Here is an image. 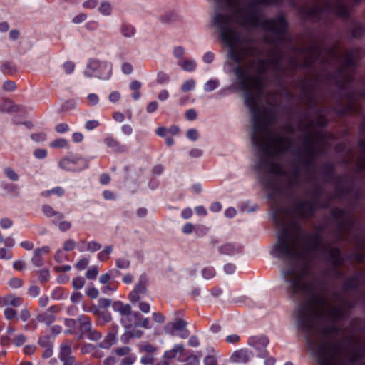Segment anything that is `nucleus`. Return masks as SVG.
I'll return each instance as SVG.
<instances>
[{
  "label": "nucleus",
  "instance_id": "f257e3e1",
  "mask_svg": "<svg viewBox=\"0 0 365 365\" xmlns=\"http://www.w3.org/2000/svg\"><path fill=\"white\" fill-rule=\"evenodd\" d=\"M216 14L214 25L221 34L222 41L232 49L230 58L238 65L233 73L244 92L245 103L252 118V141L262 152L256 163L257 170L272 174L285 175L284 169L275 163L274 158L287 152L292 140L273 134L269 126L274 120L270 110H262L259 101L264 91L262 74L271 68L276 73L296 68L314 70L317 62L324 67L334 63L338 69L329 76V81L341 90L351 86L354 81L356 61L363 51L355 48L339 54L338 45L327 47L322 41H315L305 49L294 47L292 56L284 63V53L276 43L284 41L288 24L284 14L261 21L260 14L255 7L282 4V0H252L245 8L240 7L244 0H215ZM292 6L294 0H290Z\"/></svg>",
  "mask_w": 365,
  "mask_h": 365
},
{
  "label": "nucleus",
  "instance_id": "f03ea898",
  "mask_svg": "<svg viewBox=\"0 0 365 365\" xmlns=\"http://www.w3.org/2000/svg\"><path fill=\"white\" fill-rule=\"evenodd\" d=\"M324 250V243H302V250L298 243H276L272 255L291 263L282 272V277L292 297H304L299 308L297 323L319 365L353 364L365 358V340L351 337L354 346L346 351L343 341L338 339L341 328L336 322L347 317L354 302L342 299L336 307L328 302L326 284L312 271L309 259L311 254Z\"/></svg>",
  "mask_w": 365,
  "mask_h": 365
},
{
  "label": "nucleus",
  "instance_id": "7ed1b4c3",
  "mask_svg": "<svg viewBox=\"0 0 365 365\" xmlns=\"http://www.w3.org/2000/svg\"><path fill=\"white\" fill-rule=\"evenodd\" d=\"M331 215L337 222L338 239L354 242L358 252L352 253L350 257L358 263H362L365 259V230H361L351 212L346 210L335 207L331 209ZM361 284H365V271L347 279L343 284V289L345 291L351 290Z\"/></svg>",
  "mask_w": 365,
  "mask_h": 365
},
{
  "label": "nucleus",
  "instance_id": "20e7f679",
  "mask_svg": "<svg viewBox=\"0 0 365 365\" xmlns=\"http://www.w3.org/2000/svg\"><path fill=\"white\" fill-rule=\"evenodd\" d=\"M327 124V118L318 114L316 118L307 122L301 121L297 125L299 130L304 133L301 148L296 151V155L299 163L308 170L318 155L326 150L327 135L318 128H324Z\"/></svg>",
  "mask_w": 365,
  "mask_h": 365
},
{
  "label": "nucleus",
  "instance_id": "39448f33",
  "mask_svg": "<svg viewBox=\"0 0 365 365\" xmlns=\"http://www.w3.org/2000/svg\"><path fill=\"white\" fill-rule=\"evenodd\" d=\"M312 7L304 6L300 9L302 17L314 22L322 21L326 24L331 16L346 17L349 13V4H357L361 0H314Z\"/></svg>",
  "mask_w": 365,
  "mask_h": 365
},
{
  "label": "nucleus",
  "instance_id": "423d86ee",
  "mask_svg": "<svg viewBox=\"0 0 365 365\" xmlns=\"http://www.w3.org/2000/svg\"><path fill=\"white\" fill-rule=\"evenodd\" d=\"M113 309L121 316L120 322L125 328V332L121 335L120 340L123 344H128L133 338H140L143 331L138 329V321L142 319V314L133 312L129 304L121 301H115L112 304Z\"/></svg>",
  "mask_w": 365,
  "mask_h": 365
},
{
  "label": "nucleus",
  "instance_id": "0eeeda50",
  "mask_svg": "<svg viewBox=\"0 0 365 365\" xmlns=\"http://www.w3.org/2000/svg\"><path fill=\"white\" fill-rule=\"evenodd\" d=\"M322 190L319 186H314L309 190L307 195L312 197V200H297L294 202V208L295 212L302 218L309 220L314 214L316 210L319 208H326L328 207V202H322L320 197Z\"/></svg>",
  "mask_w": 365,
  "mask_h": 365
},
{
  "label": "nucleus",
  "instance_id": "6e6552de",
  "mask_svg": "<svg viewBox=\"0 0 365 365\" xmlns=\"http://www.w3.org/2000/svg\"><path fill=\"white\" fill-rule=\"evenodd\" d=\"M78 339L87 337L91 341H98L101 338V334L93 329L91 319L86 315L78 317V331L76 332Z\"/></svg>",
  "mask_w": 365,
  "mask_h": 365
},
{
  "label": "nucleus",
  "instance_id": "1a4fd4ad",
  "mask_svg": "<svg viewBox=\"0 0 365 365\" xmlns=\"http://www.w3.org/2000/svg\"><path fill=\"white\" fill-rule=\"evenodd\" d=\"M84 73L87 77H96L100 79H107L111 75V67L106 62L91 59L87 64Z\"/></svg>",
  "mask_w": 365,
  "mask_h": 365
},
{
  "label": "nucleus",
  "instance_id": "9d476101",
  "mask_svg": "<svg viewBox=\"0 0 365 365\" xmlns=\"http://www.w3.org/2000/svg\"><path fill=\"white\" fill-rule=\"evenodd\" d=\"M303 98L307 101L309 108H314L317 103V83L303 78L301 83Z\"/></svg>",
  "mask_w": 365,
  "mask_h": 365
},
{
  "label": "nucleus",
  "instance_id": "9b49d317",
  "mask_svg": "<svg viewBox=\"0 0 365 365\" xmlns=\"http://www.w3.org/2000/svg\"><path fill=\"white\" fill-rule=\"evenodd\" d=\"M58 165L61 169L72 172H78L87 168V163L83 158H64L60 160Z\"/></svg>",
  "mask_w": 365,
  "mask_h": 365
},
{
  "label": "nucleus",
  "instance_id": "f8f14e48",
  "mask_svg": "<svg viewBox=\"0 0 365 365\" xmlns=\"http://www.w3.org/2000/svg\"><path fill=\"white\" fill-rule=\"evenodd\" d=\"M187 322L182 319H178L174 322H169L165 326V331L171 336L175 335V331H180L179 336L182 339H186L190 336V331L185 328Z\"/></svg>",
  "mask_w": 365,
  "mask_h": 365
},
{
  "label": "nucleus",
  "instance_id": "ddd939ff",
  "mask_svg": "<svg viewBox=\"0 0 365 365\" xmlns=\"http://www.w3.org/2000/svg\"><path fill=\"white\" fill-rule=\"evenodd\" d=\"M148 279L145 275L140 277L138 284L135 286L133 291L129 294V299L132 304H135L140 301L141 297L147 294Z\"/></svg>",
  "mask_w": 365,
  "mask_h": 365
},
{
  "label": "nucleus",
  "instance_id": "4468645a",
  "mask_svg": "<svg viewBox=\"0 0 365 365\" xmlns=\"http://www.w3.org/2000/svg\"><path fill=\"white\" fill-rule=\"evenodd\" d=\"M358 94L355 93H348V106L343 110L337 111L339 115H346L351 113H357L360 111V107L356 102Z\"/></svg>",
  "mask_w": 365,
  "mask_h": 365
},
{
  "label": "nucleus",
  "instance_id": "2eb2a0df",
  "mask_svg": "<svg viewBox=\"0 0 365 365\" xmlns=\"http://www.w3.org/2000/svg\"><path fill=\"white\" fill-rule=\"evenodd\" d=\"M268 343L269 339L266 336H252L249 339V344L259 351L258 355L260 357H265L267 356V352L265 350V348Z\"/></svg>",
  "mask_w": 365,
  "mask_h": 365
},
{
  "label": "nucleus",
  "instance_id": "dca6fc26",
  "mask_svg": "<svg viewBox=\"0 0 365 365\" xmlns=\"http://www.w3.org/2000/svg\"><path fill=\"white\" fill-rule=\"evenodd\" d=\"M59 359L63 362V365H73L75 357L72 354L71 346L68 344H62L59 354Z\"/></svg>",
  "mask_w": 365,
  "mask_h": 365
},
{
  "label": "nucleus",
  "instance_id": "f3484780",
  "mask_svg": "<svg viewBox=\"0 0 365 365\" xmlns=\"http://www.w3.org/2000/svg\"><path fill=\"white\" fill-rule=\"evenodd\" d=\"M329 259L334 268L340 267L345 260L341 255L340 249L338 247H330L329 249Z\"/></svg>",
  "mask_w": 365,
  "mask_h": 365
},
{
  "label": "nucleus",
  "instance_id": "a211bd4d",
  "mask_svg": "<svg viewBox=\"0 0 365 365\" xmlns=\"http://www.w3.org/2000/svg\"><path fill=\"white\" fill-rule=\"evenodd\" d=\"M251 357V354L245 349H238L232 353L230 361L237 364L247 363Z\"/></svg>",
  "mask_w": 365,
  "mask_h": 365
},
{
  "label": "nucleus",
  "instance_id": "6ab92c4d",
  "mask_svg": "<svg viewBox=\"0 0 365 365\" xmlns=\"http://www.w3.org/2000/svg\"><path fill=\"white\" fill-rule=\"evenodd\" d=\"M104 143L115 153H124L127 151L126 146L121 145L120 143L113 136L106 137L104 139Z\"/></svg>",
  "mask_w": 365,
  "mask_h": 365
},
{
  "label": "nucleus",
  "instance_id": "aec40b11",
  "mask_svg": "<svg viewBox=\"0 0 365 365\" xmlns=\"http://www.w3.org/2000/svg\"><path fill=\"white\" fill-rule=\"evenodd\" d=\"M358 145L362 148V150L356 161V169L365 176V138H361L358 142Z\"/></svg>",
  "mask_w": 365,
  "mask_h": 365
},
{
  "label": "nucleus",
  "instance_id": "412c9836",
  "mask_svg": "<svg viewBox=\"0 0 365 365\" xmlns=\"http://www.w3.org/2000/svg\"><path fill=\"white\" fill-rule=\"evenodd\" d=\"M50 252V247L48 246H43L41 248H37L34 252V256L31 259L32 263L36 267H41L43 265L42 255L47 254Z\"/></svg>",
  "mask_w": 365,
  "mask_h": 365
},
{
  "label": "nucleus",
  "instance_id": "4be33fe9",
  "mask_svg": "<svg viewBox=\"0 0 365 365\" xmlns=\"http://www.w3.org/2000/svg\"><path fill=\"white\" fill-rule=\"evenodd\" d=\"M300 183V168L299 167L294 168L289 173L288 180V187L292 189L298 187Z\"/></svg>",
  "mask_w": 365,
  "mask_h": 365
},
{
  "label": "nucleus",
  "instance_id": "5701e85b",
  "mask_svg": "<svg viewBox=\"0 0 365 365\" xmlns=\"http://www.w3.org/2000/svg\"><path fill=\"white\" fill-rule=\"evenodd\" d=\"M18 110L19 106L15 105L12 101L5 98H0L1 112L12 113Z\"/></svg>",
  "mask_w": 365,
  "mask_h": 365
},
{
  "label": "nucleus",
  "instance_id": "b1692460",
  "mask_svg": "<svg viewBox=\"0 0 365 365\" xmlns=\"http://www.w3.org/2000/svg\"><path fill=\"white\" fill-rule=\"evenodd\" d=\"M41 211L44 216L48 218L56 217L58 220H61L64 218L63 213L56 211L51 205L48 204L42 205Z\"/></svg>",
  "mask_w": 365,
  "mask_h": 365
},
{
  "label": "nucleus",
  "instance_id": "393cba45",
  "mask_svg": "<svg viewBox=\"0 0 365 365\" xmlns=\"http://www.w3.org/2000/svg\"><path fill=\"white\" fill-rule=\"evenodd\" d=\"M220 252L222 255H232L240 252L241 248L232 243H227L220 247Z\"/></svg>",
  "mask_w": 365,
  "mask_h": 365
},
{
  "label": "nucleus",
  "instance_id": "a878e982",
  "mask_svg": "<svg viewBox=\"0 0 365 365\" xmlns=\"http://www.w3.org/2000/svg\"><path fill=\"white\" fill-rule=\"evenodd\" d=\"M23 300L21 297H16L12 294H7L4 297V307L14 306L19 307L22 304Z\"/></svg>",
  "mask_w": 365,
  "mask_h": 365
},
{
  "label": "nucleus",
  "instance_id": "bb28decb",
  "mask_svg": "<svg viewBox=\"0 0 365 365\" xmlns=\"http://www.w3.org/2000/svg\"><path fill=\"white\" fill-rule=\"evenodd\" d=\"M36 319L38 322L44 323L47 326L51 325L56 319V317L51 315V314L48 313L47 311L39 314L36 317Z\"/></svg>",
  "mask_w": 365,
  "mask_h": 365
},
{
  "label": "nucleus",
  "instance_id": "cd10ccee",
  "mask_svg": "<svg viewBox=\"0 0 365 365\" xmlns=\"http://www.w3.org/2000/svg\"><path fill=\"white\" fill-rule=\"evenodd\" d=\"M117 341V337L108 333L105 339L99 344V347L108 349L113 345L115 344Z\"/></svg>",
  "mask_w": 365,
  "mask_h": 365
},
{
  "label": "nucleus",
  "instance_id": "c85d7f7f",
  "mask_svg": "<svg viewBox=\"0 0 365 365\" xmlns=\"http://www.w3.org/2000/svg\"><path fill=\"white\" fill-rule=\"evenodd\" d=\"M351 36L354 38H361L364 34V29L359 22H354L350 30Z\"/></svg>",
  "mask_w": 365,
  "mask_h": 365
},
{
  "label": "nucleus",
  "instance_id": "c756f323",
  "mask_svg": "<svg viewBox=\"0 0 365 365\" xmlns=\"http://www.w3.org/2000/svg\"><path fill=\"white\" fill-rule=\"evenodd\" d=\"M65 190L61 187H56L53 189L45 190L41 192V195L44 197H48L52 195H56L58 197L64 195Z\"/></svg>",
  "mask_w": 365,
  "mask_h": 365
},
{
  "label": "nucleus",
  "instance_id": "7c9ffc66",
  "mask_svg": "<svg viewBox=\"0 0 365 365\" xmlns=\"http://www.w3.org/2000/svg\"><path fill=\"white\" fill-rule=\"evenodd\" d=\"M184 347L181 344H175L171 350L165 351L164 357L167 359H173L176 356L178 353H182Z\"/></svg>",
  "mask_w": 365,
  "mask_h": 365
},
{
  "label": "nucleus",
  "instance_id": "2f4dec72",
  "mask_svg": "<svg viewBox=\"0 0 365 365\" xmlns=\"http://www.w3.org/2000/svg\"><path fill=\"white\" fill-rule=\"evenodd\" d=\"M178 64L185 71H192L196 68V63L193 60L183 59L179 61Z\"/></svg>",
  "mask_w": 365,
  "mask_h": 365
},
{
  "label": "nucleus",
  "instance_id": "473e14b6",
  "mask_svg": "<svg viewBox=\"0 0 365 365\" xmlns=\"http://www.w3.org/2000/svg\"><path fill=\"white\" fill-rule=\"evenodd\" d=\"M113 252V247L110 245L106 246L104 249L98 255V259L101 262H104L109 259V255Z\"/></svg>",
  "mask_w": 365,
  "mask_h": 365
},
{
  "label": "nucleus",
  "instance_id": "72a5a7b5",
  "mask_svg": "<svg viewBox=\"0 0 365 365\" xmlns=\"http://www.w3.org/2000/svg\"><path fill=\"white\" fill-rule=\"evenodd\" d=\"M120 31L122 34L126 38H130L135 34V28L128 24H123Z\"/></svg>",
  "mask_w": 365,
  "mask_h": 365
},
{
  "label": "nucleus",
  "instance_id": "f704fd0d",
  "mask_svg": "<svg viewBox=\"0 0 365 365\" xmlns=\"http://www.w3.org/2000/svg\"><path fill=\"white\" fill-rule=\"evenodd\" d=\"M111 5L108 1H103L98 8V11L104 16H109L111 14Z\"/></svg>",
  "mask_w": 365,
  "mask_h": 365
},
{
  "label": "nucleus",
  "instance_id": "c9c22d12",
  "mask_svg": "<svg viewBox=\"0 0 365 365\" xmlns=\"http://www.w3.org/2000/svg\"><path fill=\"white\" fill-rule=\"evenodd\" d=\"M51 148H64L68 146V140L64 138H58L50 143Z\"/></svg>",
  "mask_w": 365,
  "mask_h": 365
},
{
  "label": "nucleus",
  "instance_id": "e433bc0d",
  "mask_svg": "<svg viewBox=\"0 0 365 365\" xmlns=\"http://www.w3.org/2000/svg\"><path fill=\"white\" fill-rule=\"evenodd\" d=\"M170 76L164 71H160L157 74L156 83L158 84H164L170 81Z\"/></svg>",
  "mask_w": 365,
  "mask_h": 365
},
{
  "label": "nucleus",
  "instance_id": "4c0bfd02",
  "mask_svg": "<svg viewBox=\"0 0 365 365\" xmlns=\"http://www.w3.org/2000/svg\"><path fill=\"white\" fill-rule=\"evenodd\" d=\"M4 170L6 176L11 180L17 181L19 180L18 174L11 168L6 167Z\"/></svg>",
  "mask_w": 365,
  "mask_h": 365
},
{
  "label": "nucleus",
  "instance_id": "58836bf2",
  "mask_svg": "<svg viewBox=\"0 0 365 365\" xmlns=\"http://www.w3.org/2000/svg\"><path fill=\"white\" fill-rule=\"evenodd\" d=\"M13 258L12 252L6 247L0 248V259L9 260Z\"/></svg>",
  "mask_w": 365,
  "mask_h": 365
},
{
  "label": "nucleus",
  "instance_id": "ea45409f",
  "mask_svg": "<svg viewBox=\"0 0 365 365\" xmlns=\"http://www.w3.org/2000/svg\"><path fill=\"white\" fill-rule=\"evenodd\" d=\"M195 86V81L193 79H190L183 83L182 85V91L183 92H187L194 89Z\"/></svg>",
  "mask_w": 365,
  "mask_h": 365
},
{
  "label": "nucleus",
  "instance_id": "a19ab883",
  "mask_svg": "<svg viewBox=\"0 0 365 365\" xmlns=\"http://www.w3.org/2000/svg\"><path fill=\"white\" fill-rule=\"evenodd\" d=\"M85 284V279L82 277H77L73 279L72 285L76 289L83 288Z\"/></svg>",
  "mask_w": 365,
  "mask_h": 365
},
{
  "label": "nucleus",
  "instance_id": "79ce46f5",
  "mask_svg": "<svg viewBox=\"0 0 365 365\" xmlns=\"http://www.w3.org/2000/svg\"><path fill=\"white\" fill-rule=\"evenodd\" d=\"M98 318L101 319L104 323H109L112 321V315L110 312H109L106 309H103Z\"/></svg>",
  "mask_w": 365,
  "mask_h": 365
},
{
  "label": "nucleus",
  "instance_id": "37998d69",
  "mask_svg": "<svg viewBox=\"0 0 365 365\" xmlns=\"http://www.w3.org/2000/svg\"><path fill=\"white\" fill-rule=\"evenodd\" d=\"M202 274L205 279H210L215 276V272L212 267H205L202 269Z\"/></svg>",
  "mask_w": 365,
  "mask_h": 365
},
{
  "label": "nucleus",
  "instance_id": "c03bdc74",
  "mask_svg": "<svg viewBox=\"0 0 365 365\" xmlns=\"http://www.w3.org/2000/svg\"><path fill=\"white\" fill-rule=\"evenodd\" d=\"M4 317L7 320H11L14 318H15L17 315V312L16 310H14L12 308L7 307L5 309L4 312Z\"/></svg>",
  "mask_w": 365,
  "mask_h": 365
},
{
  "label": "nucleus",
  "instance_id": "a18cd8bd",
  "mask_svg": "<svg viewBox=\"0 0 365 365\" xmlns=\"http://www.w3.org/2000/svg\"><path fill=\"white\" fill-rule=\"evenodd\" d=\"M2 71L7 74H12L16 69L11 62H5L2 64Z\"/></svg>",
  "mask_w": 365,
  "mask_h": 365
},
{
  "label": "nucleus",
  "instance_id": "49530a36",
  "mask_svg": "<svg viewBox=\"0 0 365 365\" xmlns=\"http://www.w3.org/2000/svg\"><path fill=\"white\" fill-rule=\"evenodd\" d=\"M38 279L41 282H45L48 280L50 274L47 269H41L38 272Z\"/></svg>",
  "mask_w": 365,
  "mask_h": 365
},
{
  "label": "nucleus",
  "instance_id": "de8ad7c7",
  "mask_svg": "<svg viewBox=\"0 0 365 365\" xmlns=\"http://www.w3.org/2000/svg\"><path fill=\"white\" fill-rule=\"evenodd\" d=\"M98 274V268L97 267H93L89 269L86 273V277L89 279H95Z\"/></svg>",
  "mask_w": 365,
  "mask_h": 365
},
{
  "label": "nucleus",
  "instance_id": "09e8293b",
  "mask_svg": "<svg viewBox=\"0 0 365 365\" xmlns=\"http://www.w3.org/2000/svg\"><path fill=\"white\" fill-rule=\"evenodd\" d=\"M157 349L149 343H145L140 346V351H144L148 353H153Z\"/></svg>",
  "mask_w": 365,
  "mask_h": 365
},
{
  "label": "nucleus",
  "instance_id": "8fccbe9b",
  "mask_svg": "<svg viewBox=\"0 0 365 365\" xmlns=\"http://www.w3.org/2000/svg\"><path fill=\"white\" fill-rule=\"evenodd\" d=\"M101 248V245L96 241H91L87 244V250L90 252H94Z\"/></svg>",
  "mask_w": 365,
  "mask_h": 365
},
{
  "label": "nucleus",
  "instance_id": "3c124183",
  "mask_svg": "<svg viewBox=\"0 0 365 365\" xmlns=\"http://www.w3.org/2000/svg\"><path fill=\"white\" fill-rule=\"evenodd\" d=\"M9 284L14 289H18L22 287L23 281L19 278L14 277L9 280Z\"/></svg>",
  "mask_w": 365,
  "mask_h": 365
},
{
  "label": "nucleus",
  "instance_id": "603ef678",
  "mask_svg": "<svg viewBox=\"0 0 365 365\" xmlns=\"http://www.w3.org/2000/svg\"><path fill=\"white\" fill-rule=\"evenodd\" d=\"M115 264L119 269H128L130 267V262L126 259H116Z\"/></svg>",
  "mask_w": 365,
  "mask_h": 365
},
{
  "label": "nucleus",
  "instance_id": "864d4df0",
  "mask_svg": "<svg viewBox=\"0 0 365 365\" xmlns=\"http://www.w3.org/2000/svg\"><path fill=\"white\" fill-rule=\"evenodd\" d=\"M31 138L33 140L36 142H43L46 139V134L45 133H33L31 135Z\"/></svg>",
  "mask_w": 365,
  "mask_h": 365
},
{
  "label": "nucleus",
  "instance_id": "5fc2aeb1",
  "mask_svg": "<svg viewBox=\"0 0 365 365\" xmlns=\"http://www.w3.org/2000/svg\"><path fill=\"white\" fill-rule=\"evenodd\" d=\"M71 227V223L68 221L66 220H60V222L58 224V228L62 232H66L70 230Z\"/></svg>",
  "mask_w": 365,
  "mask_h": 365
},
{
  "label": "nucleus",
  "instance_id": "6e6d98bb",
  "mask_svg": "<svg viewBox=\"0 0 365 365\" xmlns=\"http://www.w3.org/2000/svg\"><path fill=\"white\" fill-rule=\"evenodd\" d=\"M3 89L6 91H13L16 89V83L11 81H6L3 84Z\"/></svg>",
  "mask_w": 365,
  "mask_h": 365
},
{
  "label": "nucleus",
  "instance_id": "4d7b16f0",
  "mask_svg": "<svg viewBox=\"0 0 365 365\" xmlns=\"http://www.w3.org/2000/svg\"><path fill=\"white\" fill-rule=\"evenodd\" d=\"M75 247L76 242L72 239L66 241L63 244V250L67 252L73 250L75 248Z\"/></svg>",
  "mask_w": 365,
  "mask_h": 365
},
{
  "label": "nucleus",
  "instance_id": "13d9d810",
  "mask_svg": "<svg viewBox=\"0 0 365 365\" xmlns=\"http://www.w3.org/2000/svg\"><path fill=\"white\" fill-rule=\"evenodd\" d=\"M86 294L91 299H96L98 297V290L93 287H91L87 289Z\"/></svg>",
  "mask_w": 365,
  "mask_h": 365
},
{
  "label": "nucleus",
  "instance_id": "bf43d9fd",
  "mask_svg": "<svg viewBox=\"0 0 365 365\" xmlns=\"http://www.w3.org/2000/svg\"><path fill=\"white\" fill-rule=\"evenodd\" d=\"M187 137L192 140V141H195L197 140L198 137H199V135H198V132L196 129H190L187 131Z\"/></svg>",
  "mask_w": 365,
  "mask_h": 365
},
{
  "label": "nucleus",
  "instance_id": "052dcab7",
  "mask_svg": "<svg viewBox=\"0 0 365 365\" xmlns=\"http://www.w3.org/2000/svg\"><path fill=\"white\" fill-rule=\"evenodd\" d=\"M112 304V301L109 299L101 298L98 300V305L103 309H106L107 307H110Z\"/></svg>",
  "mask_w": 365,
  "mask_h": 365
},
{
  "label": "nucleus",
  "instance_id": "680f3d73",
  "mask_svg": "<svg viewBox=\"0 0 365 365\" xmlns=\"http://www.w3.org/2000/svg\"><path fill=\"white\" fill-rule=\"evenodd\" d=\"M217 86V82L216 81L210 80L205 85V90L206 91H212L215 90Z\"/></svg>",
  "mask_w": 365,
  "mask_h": 365
},
{
  "label": "nucleus",
  "instance_id": "e2e57ef3",
  "mask_svg": "<svg viewBox=\"0 0 365 365\" xmlns=\"http://www.w3.org/2000/svg\"><path fill=\"white\" fill-rule=\"evenodd\" d=\"M130 351V349L128 346L119 347L115 351V354L120 356H126Z\"/></svg>",
  "mask_w": 365,
  "mask_h": 365
},
{
  "label": "nucleus",
  "instance_id": "0e129e2a",
  "mask_svg": "<svg viewBox=\"0 0 365 365\" xmlns=\"http://www.w3.org/2000/svg\"><path fill=\"white\" fill-rule=\"evenodd\" d=\"M88 264V260L86 258H83V259L79 260L76 263V267L78 270H83L87 267Z\"/></svg>",
  "mask_w": 365,
  "mask_h": 365
},
{
  "label": "nucleus",
  "instance_id": "69168bd1",
  "mask_svg": "<svg viewBox=\"0 0 365 365\" xmlns=\"http://www.w3.org/2000/svg\"><path fill=\"white\" fill-rule=\"evenodd\" d=\"M158 108V103L157 101H152L149 103L146 107V111L149 113H152L157 110Z\"/></svg>",
  "mask_w": 365,
  "mask_h": 365
},
{
  "label": "nucleus",
  "instance_id": "338daca9",
  "mask_svg": "<svg viewBox=\"0 0 365 365\" xmlns=\"http://www.w3.org/2000/svg\"><path fill=\"white\" fill-rule=\"evenodd\" d=\"M99 125V123L96 120H90L86 123L85 128L87 130H93Z\"/></svg>",
  "mask_w": 365,
  "mask_h": 365
},
{
  "label": "nucleus",
  "instance_id": "774afa93",
  "mask_svg": "<svg viewBox=\"0 0 365 365\" xmlns=\"http://www.w3.org/2000/svg\"><path fill=\"white\" fill-rule=\"evenodd\" d=\"M204 362L205 365H218L217 359L213 356H207L205 358Z\"/></svg>",
  "mask_w": 365,
  "mask_h": 365
}]
</instances>
